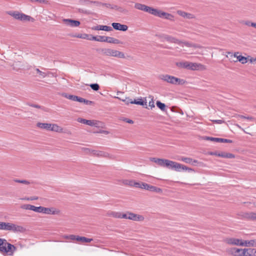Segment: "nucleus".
Returning a JSON list of instances; mask_svg holds the SVG:
<instances>
[{"label":"nucleus","mask_w":256,"mask_h":256,"mask_svg":"<svg viewBox=\"0 0 256 256\" xmlns=\"http://www.w3.org/2000/svg\"><path fill=\"white\" fill-rule=\"evenodd\" d=\"M77 121L80 123L86 124L88 120L79 118H78Z\"/></svg>","instance_id":"53"},{"label":"nucleus","mask_w":256,"mask_h":256,"mask_svg":"<svg viewBox=\"0 0 256 256\" xmlns=\"http://www.w3.org/2000/svg\"><path fill=\"white\" fill-rule=\"evenodd\" d=\"M90 87L94 90H98L100 88V86L98 84H90Z\"/></svg>","instance_id":"45"},{"label":"nucleus","mask_w":256,"mask_h":256,"mask_svg":"<svg viewBox=\"0 0 256 256\" xmlns=\"http://www.w3.org/2000/svg\"><path fill=\"white\" fill-rule=\"evenodd\" d=\"M16 248L12 244L7 242L6 240L0 238V252H5L10 256L13 254Z\"/></svg>","instance_id":"4"},{"label":"nucleus","mask_w":256,"mask_h":256,"mask_svg":"<svg viewBox=\"0 0 256 256\" xmlns=\"http://www.w3.org/2000/svg\"><path fill=\"white\" fill-rule=\"evenodd\" d=\"M236 118L238 120L242 119V118H244V119H246V120H250V121H253L254 120V118H252V116H244L242 115H238L236 116Z\"/></svg>","instance_id":"35"},{"label":"nucleus","mask_w":256,"mask_h":256,"mask_svg":"<svg viewBox=\"0 0 256 256\" xmlns=\"http://www.w3.org/2000/svg\"><path fill=\"white\" fill-rule=\"evenodd\" d=\"M124 214H122L120 212H110L108 213L109 216L118 218H124Z\"/></svg>","instance_id":"27"},{"label":"nucleus","mask_w":256,"mask_h":256,"mask_svg":"<svg viewBox=\"0 0 256 256\" xmlns=\"http://www.w3.org/2000/svg\"><path fill=\"white\" fill-rule=\"evenodd\" d=\"M141 184H142V182H136L134 181V186L136 188H140Z\"/></svg>","instance_id":"55"},{"label":"nucleus","mask_w":256,"mask_h":256,"mask_svg":"<svg viewBox=\"0 0 256 256\" xmlns=\"http://www.w3.org/2000/svg\"><path fill=\"white\" fill-rule=\"evenodd\" d=\"M115 98L119 99L122 102H126V104H132V100H130L129 98H126V99H121L120 98L116 96Z\"/></svg>","instance_id":"40"},{"label":"nucleus","mask_w":256,"mask_h":256,"mask_svg":"<svg viewBox=\"0 0 256 256\" xmlns=\"http://www.w3.org/2000/svg\"><path fill=\"white\" fill-rule=\"evenodd\" d=\"M92 3L95 4L97 6H107V4H103L98 2L93 1Z\"/></svg>","instance_id":"56"},{"label":"nucleus","mask_w":256,"mask_h":256,"mask_svg":"<svg viewBox=\"0 0 256 256\" xmlns=\"http://www.w3.org/2000/svg\"><path fill=\"white\" fill-rule=\"evenodd\" d=\"M24 228L22 226H18L10 222L4 223V230L12 231L14 232H21L23 230Z\"/></svg>","instance_id":"6"},{"label":"nucleus","mask_w":256,"mask_h":256,"mask_svg":"<svg viewBox=\"0 0 256 256\" xmlns=\"http://www.w3.org/2000/svg\"><path fill=\"white\" fill-rule=\"evenodd\" d=\"M84 103L86 105H90L92 104V102L84 99Z\"/></svg>","instance_id":"60"},{"label":"nucleus","mask_w":256,"mask_h":256,"mask_svg":"<svg viewBox=\"0 0 256 256\" xmlns=\"http://www.w3.org/2000/svg\"><path fill=\"white\" fill-rule=\"evenodd\" d=\"M177 14H178L180 16H182V18L186 19H193L195 18V16L194 14L186 12H183L182 10H178Z\"/></svg>","instance_id":"24"},{"label":"nucleus","mask_w":256,"mask_h":256,"mask_svg":"<svg viewBox=\"0 0 256 256\" xmlns=\"http://www.w3.org/2000/svg\"><path fill=\"white\" fill-rule=\"evenodd\" d=\"M78 236L71 234V235H64V238L67 240H76Z\"/></svg>","instance_id":"37"},{"label":"nucleus","mask_w":256,"mask_h":256,"mask_svg":"<svg viewBox=\"0 0 256 256\" xmlns=\"http://www.w3.org/2000/svg\"><path fill=\"white\" fill-rule=\"evenodd\" d=\"M226 252L230 256H243V248L232 247L226 250Z\"/></svg>","instance_id":"10"},{"label":"nucleus","mask_w":256,"mask_h":256,"mask_svg":"<svg viewBox=\"0 0 256 256\" xmlns=\"http://www.w3.org/2000/svg\"><path fill=\"white\" fill-rule=\"evenodd\" d=\"M206 140H211L216 142H227V143H232V140L228 139H225L222 138H213V137H209L206 136L204 138Z\"/></svg>","instance_id":"16"},{"label":"nucleus","mask_w":256,"mask_h":256,"mask_svg":"<svg viewBox=\"0 0 256 256\" xmlns=\"http://www.w3.org/2000/svg\"><path fill=\"white\" fill-rule=\"evenodd\" d=\"M192 158H184V157H182V158H179V160H181L186 163L190 164H191V162H192Z\"/></svg>","instance_id":"38"},{"label":"nucleus","mask_w":256,"mask_h":256,"mask_svg":"<svg viewBox=\"0 0 256 256\" xmlns=\"http://www.w3.org/2000/svg\"><path fill=\"white\" fill-rule=\"evenodd\" d=\"M86 124L96 128H102L104 126V124L102 122L96 120H88Z\"/></svg>","instance_id":"20"},{"label":"nucleus","mask_w":256,"mask_h":256,"mask_svg":"<svg viewBox=\"0 0 256 256\" xmlns=\"http://www.w3.org/2000/svg\"><path fill=\"white\" fill-rule=\"evenodd\" d=\"M150 160L160 166L170 170H176V163L173 161L156 158H151Z\"/></svg>","instance_id":"2"},{"label":"nucleus","mask_w":256,"mask_h":256,"mask_svg":"<svg viewBox=\"0 0 256 256\" xmlns=\"http://www.w3.org/2000/svg\"><path fill=\"white\" fill-rule=\"evenodd\" d=\"M123 218L125 219H128L134 221H142L144 220V217L142 216L132 212H128L124 214Z\"/></svg>","instance_id":"11"},{"label":"nucleus","mask_w":256,"mask_h":256,"mask_svg":"<svg viewBox=\"0 0 256 256\" xmlns=\"http://www.w3.org/2000/svg\"><path fill=\"white\" fill-rule=\"evenodd\" d=\"M92 30H104L106 32L112 31V27L107 26L98 25L92 28Z\"/></svg>","instance_id":"22"},{"label":"nucleus","mask_w":256,"mask_h":256,"mask_svg":"<svg viewBox=\"0 0 256 256\" xmlns=\"http://www.w3.org/2000/svg\"><path fill=\"white\" fill-rule=\"evenodd\" d=\"M103 54L106 56H114L118 58H124V54L118 50L110 48H105L102 50Z\"/></svg>","instance_id":"7"},{"label":"nucleus","mask_w":256,"mask_h":256,"mask_svg":"<svg viewBox=\"0 0 256 256\" xmlns=\"http://www.w3.org/2000/svg\"><path fill=\"white\" fill-rule=\"evenodd\" d=\"M64 96L66 98H67L70 100H72L74 101V102L76 101V99H77V97H78V96H74V95H68V96L65 95Z\"/></svg>","instance_id":"43"},{"label":"nucleus","mask_w":256,"mask_h":256,"mask_svg":"<svg viewBox=\"0 0 256 256\" xmlns=\"http://www.w3.org/2000/svg\"><path fill=\"white\" fill-rule=\"evenodd\" d=\"M188 61H182L179 62H177V66L182 68H185L188 70Z\"/></svg>","instance_id":"32"},{"label":"nucleus","mask_w":256,"mask_h":256,"mask_svg":"<svg viewBox=\"0 0 256 256\" xmlns=\"http://www.w3.org/2000/svg\"><path fill=\"white\" fill-rule=\"evenodd\" d=\"M134 180H126L124 182V184L126 185H128L130 186H134Z\"/></svg>","instance_id":"46"},{"label":"nucleus","mask_w":256,"mask_h":256,"mask_svg":"<svg viewBox=\"0 0 256 256\" xmlns=\"http://www.w3.org/2000/svg\"><path fill=\"white\" fill-rule=\"evenodd\" d=\"M78 12H82V13H84V14H88V13L86 10H83V9H79Z\"/></svg>","instance_id":"63"},{"label":"nucleus","mask_w":256,"mask_h":256,"mask_svg":"<svg viewBox=\"0 0 256 256\" xmlns=\"http://www.w3.org/2000/svg\"><path fill=\"white\" fill-rule=\"evenodd\" d=\"M36 70L37 72V73H38L39 75L41 76V78H44L46 76V74L45 72H42L38 68H36Z\"/></svg>","instance_id":"47"},{"label":"nucleus","mask_w":256,"mask_h":256,"mask_svg":"<svg viewBox=\"0 0 256 256\" xmlns=\"http://www.w3.org/2000/svg\"><path fill=\"white\" fill-rule=\"evenodd\" d=\"M149 106H150L152 108L154 107V100H152L149 102Z\"/></svg>","instance_id":"61"},{"label":"nucleus","mask_w":256,"mask_h":256,"mask_svg":"<svg viewBox=\"0 0 256 256\" xmlns=\"http://www.w3.org/2000/svg\"><path fill=\"white\" fill-rule=\"evenodd\" d=\"M188 70H206V66L200 63L188 62Z\"/></svg>","instance_id":"9"},{"label":"nucleus","mask_w":256,"mask_h":256,"mask_svg":"<svg viewBox=\"0 0 256 256\" xmlns=\"http://www.w3.org/2000/svg\"><path fill=\"white\" fill-rule=\"evenodd\" d=\"M188 170V172L194 171V170L192 168H188L184 165L177 164V170L178 171L180 172V171H182V170Z\"/></svg>","instance_id":"28"},{"label":"nucleus","mask_w":256,"mask_h":256,"mask_svg":"<svg viewBox=\"0 0 256 256\" xmlns=\"http://www.w3.org/2000/svg\"><path fill=\"white\" fill-rule=\"evenodd\" d=\"M6 14L13 17L14 19L22 22H34V19L32 16L26 15L24 13L20 12L18 11H8L6 12Z\"/></svg>","instance_id":"3"},{"label":"nucleus","mask_w":256,"mask_h":256,"mask_svg":"<svg viewBox=\"0 0 256 256\" xmlns=\"http://www.w3.org/2000/svg\"><path fill=\"white\" fill-rule=\"evenodd\" d=\"M224 242L229 245L242 246L243 240L235 238H227L224 240Z\"/></svg>","instance_id":"8"},{"label":"nucleus","mask_w":256,"mask_h":256,"mask_svg":"<svg viewBox=\"0 0 256 256\" xmlns=\"http://www.w3.org/2000/svg\"><path fill=\"white\" fill-rule=\"evenodd\" d=\"M248 60L250 63H255L256 64V58L250 57Z\"/></svg>","instance_id":"57"},{"label":"nucleus","mask_w":256,"mask_h":256,"mask_svg":"<svg viewBox=\"0 0 256 256\" xmlns=\"http://www.w3.org/2000/svg\"><path fill=\"white\" fill-rule=\"evenodd\" d=\"M101 37V36H92V35H89L88 34H78L77 36V38H82V39H86L90 40H95L97 42H100V38Z\"/></svg>","instance_id":"13"},{"label":"nucleus","mask_w":256,"mask_h":256,"mask_svg":"<svg viewBox=\"0 0 256 256\" xmlns=\"http://www.w3.org/2000/svg\"><path fill=\"white\" fill-rule=\"evenodd\" d=\"M242 246L244 247H256V239L250 240H244Z\"/></svg>","instance_id":"23"},{"label":"nucleus","mask_w":256,"mask_h":256,"mask_svg":"<svg viewBox=\"0 0 256 256\" xmlns=\"http://www.w3.org/2000/svg\"><path fill=\"white\" fill-rule=\"evenodd\" d=\"M147 190L150 192H156V193L162 192V190L161 188L150 184Z\"/></svg>","instance_id":"30"},{"label":"nucleus","mask_w":256,"mask_h":256,"mask_svg":"<svg viewBox=\"0 0 256 256\" xmlns=\"http://www.w3.org/2000/svg\"><path fill=\"white\" fill-rule=\"evenodd\" d=\"M112 26L114 29L123 32L126 31L128 29V26L126 25L122 24L120 23L113 22Z\"/></svg>","instance_id":"18"},{"label":"nucleus","mask_w":256,"mask_h":256,"mask_svg":"<svg viewBox=\"0 0 256 256\" xmlns=\"http://www.w3.org/2000/svg\"><path fill=\"white\" fill-rule=\"evenodd\" d=\"M132 104H138L140 106H144V102L143 100H142V99H140L138 100H132Z\"/></svg>","instance_id":"42"},{"label":"nucleus","mask_w":256,"mask_h":256,"mask_svg":"<svg viewBox=\"0 0 256 256\" xmlns=\"http://www.w3.org/2000/svg\"><path fill=\"white\" fill-rule=\"evenodd\" d=\"M84 98L79 97V96L77 97L76 102H84Z\"/></svg>","instance_id":"59"},{"label":"nucleus","mask_w":256,"mask_h":256,"mask_svg":"<svg viewBox=\"0 0 256 256\" xmlns=\"http://www.w3.org/2000/svg\"><path fill=\"white\" fill-rule=\"evenodd\" d=\"M100 39V42H107L108 43L115 44H120V42L118 40L112 37L101 36Z\"/></svg>","instance_id":"14"},{"label":"nucleus","mask_w":256,"mask_h":256,"mask_svg":"<svg viewBox=\"0 0 256 256\" xmlns=\"http://www.w3.org/2000/svg\"><path fill=\"white\" fill-rule=\"evenodd\" d=\"M243 256H253V248H243Z\"/></svg>","instance_id":"29"},{"label":"nucleus","mask_w":256,"mask_h":256,"mask_svg":"<svg viewBox=\"0 0 256 256\" xmlns=\"http://www.w3.org/2000/svg\"><path fill=\"white\" fill-rule=\"evenodd\" d=\"M210 155H214V156H220V157H222V158H224V152H210Z\"/></svg>","instance_id":"50"},{"label":"nucleus","mask_w":256,"mask_h":256,"mask_svg":"<svg viewBox=\"0 0 256 256\" xmlns=\"http://www.w3.org/2000/svg\"><path fill=\"white\" fill-rule=\"evenodd\" d=\"M234 157H235L232 154L224 152V158H234Z\"/></svg>","instance_id":"48"},{"label":"nucleus","mask_w":256,"mask_h":256,"mask_svg":"<svg viewBox=\"0 0 256 256\" xmlns=\"http://www.w3.org/2000/svg\"><path fill=\"white\" fill-rule=\"evenodd\" d=\"M212 121L213 122H214L218 124H222L224 122V121L222 120H212Z\"/></svg>","instance_id":"58"},{"label":"nucleus","mask_w":256,"mask_h":256,"mask_svg":"<svg viewBox=\"0 0 256 256\" xmlns=\"http://www.w3.org/2000/svg\"><path fill=\"white\" fill-rule=\"evenodd\" d=\"M191 164L193 166H198V164L200 166H202L203 163L199 162L197 160H192V162H191Z\"/></svg>","instance_id":"51"},{"label":"nucleus","mask_w":256,"mask_h":256,"mask_svg":"<svg viewBox=\"0 0 256 256\" xmlns=\"http://www.w3.org/2000/svg\"><path fill=\"white\" fill-rule=\"evenodd\" d=\"M177 84H181L182 85L186 83V81L182 79H179L177 78Z\"/></svg>","instance_id":"54"},{"label":"nucleus","mask_w":256,"mask_h":256,"mask_svg":"<svg viewBox=\"0 0 256 256\" xmlns=\"http://www.w3.org/2000/svg\"><path fill=\"white\" fill-rule=\"evenodd\" d=\"M91 153L95 156H100V157H104V158H109L110 154L104 151L101 150H92Z\"/></svg>","instance_id":"21"},{"label":"nucleus","mask_w":256,"mask_h":256,"mask_svg":"<svg viewBox=\"0 0 256 256\" xmlns=\"http://www.w3.org/2000/svg\"><path fill=\"white\" fill-rule=\"evenodd\" d=\"M248 218L250 220H256V213L250 212L248 214Z\"/></svg>","instance_id":"44"},{"label":"nucleus","mask_w":256,"mask_h":256,"mask_svg":"<svg viewBox=\"0 0 256 256\" xmlns=\"http://www.w3.org/2000/svg\"><path fill=\"white\" fill-rule=\"evenodd\" d=\"M14 181L16 182L21 183L24 184H29L30 182L26 180H20L18 179H14Z\"/></svg>","instance_id":"41"},{"label":"nucleus","mask_w":256,"mask_h":256,"mask_svg":"<svg viewBox=\"0 0 256 256\" xmlns=\"http://www.w3.org/2000/svg\"><path fill=\"white\" fill-rule=\"evenodd\" d=\"M191 46H194L196 48H203V46H200L196 45V44H190L187 42H178L177 40V49L180 50V52H181L182 50H186V48L191 47Z\"/></svg>","instance_id":"12"},{"label":"nucleus","mask_w":256,"mask_h":256,"mask_svg":"<svg viewBox=\"0 0 256 256\" xmlns=\"http://www.w3.org/2000/svg\"><path fill=\"white\" fill-rule=\"evenodd\" d=\"M159 78L160 80L170 84H174L176 82V78L168 74H162Z\"/></svg>","instance_id":"15"},{"label":"nucleus","mask_w":256,"mask_h":256,"mask_svg":"<svg viewBox=\"0 0 256 256\" xmlns=\"http://www.w3.org/2000/svg\"><path fill=\"white\" fill-rule=\"evenodd\" d=\"M134 8L160 18H164L166 19H171L172 17V15L169 14L162 12L157 9L140 3H136L134 4Z\"/></svg>","instance_id":"1"},{"label":"nucleus","mask_w":256,"mask_h":256,"mask_svg":"<svg viewBox=\"0 0 256 256\" xmlns=\"http://www.w3.org/2000/svg\"><path fill=\"white\" fill-rule=\"evenodd\" d=\"M64 22L68 26L72 27H77L80 24V22L78 20H73L71 19H64Z\"/></svg>","instance_id":"19"},{"label":"nucleus","mask_w":256,"mask_h":256,"mask_svg":"<svg viewBox=\"0 0 256 256\" xmlns=\"http://www.w3.org/2000/svg\"><path fill=\"white\" fill-rule=\"evenodd\" d=\"M51 124L38 122L36 126L41 129L50 130Z\"/></svg>","instance_id":"26"},{"label":"nucleus","mask_w":256,"mask_h":256,"mask_svg":"<svg viewBox=\"0 0 256 256\" xmlns=\"http://www.w3.org/2000/svg\"><path fill=\"white\" fill-rule=\"evenodd\" d=\"M60 213V210L54 208H42V213L47 214H58Z\"/></svg>","instance_id":"17"},{"label":"nucleus","mask_w":256,"mask_h":256,"mask_svg":"<svg viewBox=\"0 0 256 256\" xmlns=\"http://www.w3.org/2000/svg\"><path fill=\"white\" fill-rule=\"evenodd\" d=\"M33 205L29 204H26L22 206L21 208L22 209L24 210H32L33 208Z\"/></svg>","instance_id":"39"},{"label":"nucleus","mask_w":256,"mask_h":256,"mask_svg":"<svg viewBox=\"0 0 256 256\" xmlns=\"http://www.w3.org/2000/svg\"><path fill=\"white\" fill-rule=\"evenodd\" d=\"M157 106L162 110L164 111L166 108V105L164 104L161 102L160 101H157L156 102Z\"/></svg>","instance_id":"34"},{"label":"nucleus","mask_w":256,"mask_h":256,"mask_svg":"<svg viewBox=\"0 0 256 256\" xmlns=\"http://www.w3.org/2000/svg\"><path fill=\"white\" fill-rule=\"evenodd\" d=\"M242 24L248 26H251L256 28V22H252L250 20H244L242 22Z\"/></svg>","instance_id":"33"},{"label":"nucleus","mask_w":256,"mask_h":256,"mask_svg":"<svg viewBox=\"0 0 256 256\" xmlns=\"http://www.w3.org/2000/svg\"><path fill=\"white\" fill-rule=\"evenodd\" d=\"M36 2H38L41 4H48V1L46 0H36Z\"/></svg>","instance_id":"62"},{"label":"nucleus","mask_w":256,"mask_h":256,"mask_svg":"<svg viewBox=\"0 0 256 256\" xmlns=\"http://www.w3.org/2000/svg\"><path fill=\"white\" fill-rule=\"evenodd\" d=\"M50 130L58 132H63V128L58 126L57 124H51Z\"/></svg>","instance_id":"25"},{"label":"nucleus","mask_w":256,"mask_h":256,"mask_svg":"<svg viewBox=\"0 0 256 256\" xmlns=\"http://www.w3.org/2000/svg\"><path fill=\"white\" fill-rule=\"evenodd\" d=\"M126 122L128 124H133L134 122L133 120H130V119H126Z\"/></svg>","instance_id":"64"},{"label":"nucleus","mask_w":256,"mask_h":256,"mask_svg":"<svg viewBox=\"0 0 256 256\" xmlns=\"http://www.w3.org/2000/svg\"><path fill=\"white\" fill-rule=\"evenodd\" d=\"M42 208L43 206H33L32 211L38 212V213H42Z\"/></svg>","instance_id":"36"},{"label":"nucleus","mask_w":256,"mask_h":256,"mask_svg":"<svg viewBox=\"0 0 256 256\" xmlns=\"http://www.w3.org/2000/svg\"><path fill=\"white\" fill-rule=\"evenodd\" d=\"M226 56L227 58H232L234 57V58H236V60H232V58L230 59L232 60L234 62H240L242 64H246L248 60V59L250 58V57L248 56V58H246L242 55H240L239 52H235L234 53H232L230 52H227V55H226Z\"/></svg>","instance_id":"5"},{"label":"nucleus","mask_w":256,"mask_h":256,"mask_svg":"<svg viewBox=\"0 0 256 256\" xmlns=\"http://www.w3.org/2000/svg\"><path fill=\"white\" fill-rule=\"evenodd\" d=\"M80 2L82 4L88 5L90 4H92L93 2V1L90 0H81Z\"/></svg>","instance_id":"49"},{"label":"nucleus","mask_w":256,"mask_h":256,"mask_svg":"<svg viewBox=\"0 0 256 256\" xmlns=\"http://www.w3.org/2000/svg\"><path fill=\"white\" fill-rule=\"evenodd\" d=\"M76 240L78 242H90L92 240V239L88 238L84 236H78L76 238Z\"/></svg>","instance_id":"31"},{"label":"nucleus","mask_w":256,"mask_h":256,"mask_svg":"<svg viewBox=\"0 0 256 256\" xmlns=\"http://www.w3.org/2000/svg\"><path fill=\"white\" fill-rule=\"evenodd\" d=\"M148 186H149V184L146 183L142 182L140 188L147 190L148 188Z\"/></svg>","instance_id":"52"}]
</instances>
